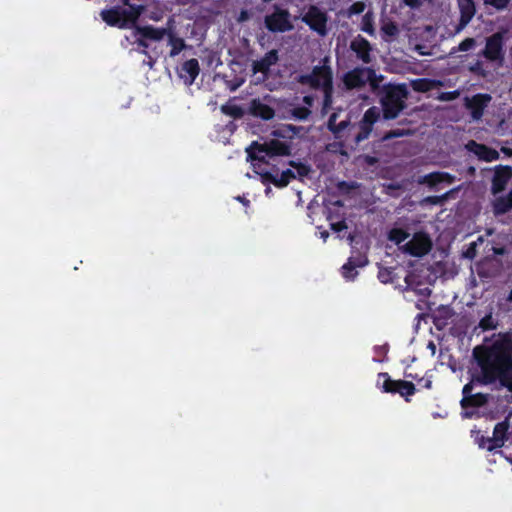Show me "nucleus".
Returning a JSON list of instances; mask_svg holds the SVG:
<instances>
[{"label": "nucleus", "mask_w": 512, "mask_h": 512, "mask_svg": "<svg viewBox=\"0 0 512 512\" xmlns=\"http://www.w3.org/2000/svg\"><path fill=\"white\" fill-rule=\"evenodd\" d=\"M495 340L490 345H477L473 357L480 368L474 378L480 385L498 383L501 388L512 392V330L494 334Z\"/></svg>", "instance_id": "1"}, {"label": "nucleus", "mask_w": 512, "mask_h": 512, "mask_svg": "<svg viewBox=\"0 0 512 512\" xmlns=\"http://www.w3.org/2000/svg\"><path fill=\"white\" fill-rule=\"evenodd\" d=\"M328 58H324L322 65H316L312 71L307 74L298 75L295 80L302 86H308L315 91H321L323 94L322 112L326 113L333 104V71L328 64Z\"/></svg>", "instance_id": "2"}, {"label": "nucleus", "mask_w": 512, "mask_h": 512, "mask_svg": "<svg viewBox=\"0 0 512 512\" xmlns=\"http://www.w3.org/2000/svg\"><path fill=\"white\" fill-rule=\"evenodd\" d=\"M408 96L409 90L405 83L383 85L379 100L383 119L387 121L396 119L407 108Z\"/></svg>", "instance_id": "3"}, {"label": "nucleus", "mask_w": 512, "mask_h": 512, "mask_svg": "<svg viewBox=\"0 0 512 512\" xmlns=\"http://www.w3.org/2000/svg\"><path fill=\"white\" fill-rule=\"evenodd\" d=\"M144 11L145 6L125 8L115 5L103 9L100 12V16L108 26L119 29H134Z\"/></svg>", "instance_id": "4"}, {"label": "nucleus", "mask_w": 512, "mask_h": 512, "mask_svg": "<svg viewBox=\"0 0 512 512\" xmlns=\"http://www.w3.org/2000/svg\"><path fill=\"white\" fill-rule=\"evenodd\" d=\"M247 159L251 162L267 163L266 157L289 156L291 154V145L286 141L270 139L264 143L254 141L246 149Z\"/></svg>", "instance_id": "5"}, {"label": "nucleus", "mask_w": 512, "mask_h": 512, "mask_svg": "<svg viewBox=\"0 0 512 512\" xmlns=\"http://www.w3.org/2000/svg\"><path fill=\"white\" fill-rule=\"evenodd\" d=\"M382 76H377L374 69L369 67H356L343 75L342 81L346 90L359 89L369 82L370 86L375 89L378 87Z\"/></svg>", "instance_id": "6"}, {"label": "nucleus", "mask_w": 512, "mask_h": 512, "mask_svg": "<svg viewBox=\"0 0 512 512\" xmlns=\"http://www.w3.org/2000/svg\"><path fill=\"white\" fill-rule=\"evenodd\" d=\"M377 385L385 393L399 394L406 402H410V397L417 391L413 382L393 380L387 372H380L378 374Z\"/></svg>", "instance_id": "7"}, {"label": "nucleus", "mask_w": 512, "mask_h": 512, "mask_svg": "<svg viewBox=\"0 0 512 512\" xmlns=\"http://www.w3.org/2000/svg\"><path fill=\"white\" fill-rule=\"evenodd\" d=\"M302 21L320 36L323 37L327 35L328 16L327 13L322 11L318 6H309L306 13L302 16Z\"/></svg>", "instance_id": "8"}, {"label": "nucleus", "mask_w": 512, "mask_h": 512, "mask_svg": "<svg viewBox=\"0 0 512 512\" xmlns=\"http://www.w3.org/2000/svg\"><path fill=\"white\" fill-rule=\"evenodd\" d=\"M431 248L432 241L429 235L424 232L415 233L411 240L403 245L404 252L414 257L426 255Z\"/></svg>", "instance_id": "9"}, {"label": "nucleus", "mask_w": 512, "mask_h": 512, "mask_svg": "<svg viewBox=\"0 0 512 512\" xmlns=\"http://www.w3.org/2000/svg\"><path fill=\"white\" fill-rule=\"evenodd\" d=\"M265 26L271 32H286L292 29L289 21V12L277 8L272 14L265 17Z\"/></svg>", "instance_id": "10"}, {"label": "nucleus", "mask_w": 512, "mask_h": 512, "mask_svg": "<svg viewBox=\"0 0 512 512\" xmlns=\"http://www.w3.org/2000/svg\"><path fill=\"white\" fill-rule=\"evenodd\" d=\"M504 37L502 33L496 32L486 39L483 56L489 61H502L504 59Z\"/></svg>", "instance_id": "11"}, {"label": "nucleus", "mask_w": 512, "mask_h": 512, "mask_svg": "<svg viewBox=\"0 0 512 512\" xmlns=\"http://www.w3.org/2000/svg\"><path fill=\"white\" fill-rule=\"evenodd\" d=\"M512 178V167L508 165H498L495 167L492 177L491 192L497 195L503 192Z\"/></svg>", "instance_id": "12"}, {"label": "nucleus", "mask_w": 512, "mask_h": 512, "mask_svg": "<svg viewBox=\"0 0 512 512\" xmlns=\"http://www.w3.org/2000/svg\"><path fill=\"white\" fill-rule=\"evenodd\" d=\"M465 147L481 161L493 162L498 160L500 157V154L496 149L485 144L478 143L475 140H469Z\"/></svg>", "instance_id": "13"}, {"label": "nucleus", "mask_w": 512, "mask_h": 512, "mask_svg": "<svg viewBox=\"0 0 512 512\" xmlns=\"http://www.w3.org/2000/svg\"><path fill=\"white\" fill-rule=\"evenodd\" d=\"M489 394L475 393L466 397H462L460 401L461 408L463 409L462 415L464 418H472L475 414L474 411H470V408L483 407L488 403Z\"/></svg>", "instance_id": "14"}, {"label": "nucleus", "mask_w": 512, "mask_h": 512, "mask_svg": "<svg viewBox=\"0 0 512 512\" xmlns=\"http://www.w3.org/2000/svg\"><path fill=\"white\" fill-rule=\"evenodd\" d=\"M350 49L356 54L357 59L362 61L364 64H370L372 62V46L370 42L361 35H357L350 42Z\"/></svg>", "instance_id": "15"}, {"label": "nucleus", "mask_w": 512, "mask_h": 512, "mask_svg": "<svg viewBox=\"0 0 512 512\" xmlns=\"http://www.w3.org/2000/svg\"><path fill=\"white\" fill-rule=\"evenodd\" d=\"M262 178L263 183H271L277 188L286 187L291 180L295 179V173L287 169L281 173L280 176L273 174L270 171H256Z\"/></svg>", "instance_id": "16"}, {"label": "nucleus", "mask_w": 512, "mask_h": 512, "mask_svg": "<svg viewBox=\"0 0 512 512\" xmlns=\"http://www.w3.org/2000/svg\"><path fill=\"white\" fill-rule=\"evenodd\" d=\"M455 180L456 177L448 172L435 171L420 177L418 183L426 184L430 189H434L438 184H452L455 182Z\"/></svg>", "instance_id": "17"}, {"label": "nucleus", "mask_w": 512, "mask_h": 512, "mask_svg": "<svg viewBox=\"0 0 512 512\" xmlns=\"http://www.w3.org/2000/svg\"><path fill=\"white\" fill-rule=\"evenodd\" d=\"M508 430V420H504L495 425L491 441H489L490 446L488 447V451H493L495 449L501 448L504 445L505 441L508 438Z\"/></svg>", "instance_id": "18"}, {"label": "nucleus", "mask_w": 512, "mask_h": 512, "mask_svg": "<svg viewBox=\"0 0 512 512\" xmlns=\"http://www.w3.org/2000/svg\"><path fill=\"white\" fill-rule=\"evenodd\" d=\"M167 28L154 27L152 25L138 26L133 30V35H141L147 40L160 41L168 34Z\"/></svg>", "instance_id": "19"}, {"label": "nucleus", "mask_w": 512, "mask_h": 512, "mask_svg": "<svg viewBox=\"0 0 512 512\" xmlns=\"http://www.w3.org/2000/svg\"><path fill=\"white\" fill-rule=\"evenodd\" d=\"M200 72V66L197 59L192 58L185 61L179 71V76L184 80L186 85H191L197 78Z\"/></svg>", "instance_id": "20"}, {"label": "nucleus", "mask_w": 512, "mask_h": 512, "mask_svg": "<svg viewBox=\"0 0 512 512\" xmlns=\"http://www.w3.org/2000/svg\"><path fill=\"white\" fill-rule=\"evenodd\" d=\"M278 60V51L276 49H272L268 51L262 58L253 62L252 71L254 73L266 74L270 70L271 66L275 65Z\"/></svg>", "instance_id": "21"}, {"label": "nucleus", "mask_w": 512, "mask_h": 512, "mask_svg": "<svg viewBox=\"0 0 512 512\" xmlns=\"http://www.w3.org/2000/svg\"><path fill=\"white\" fill-rule=\"evenodd\" d=\"M249 113L263 120H271L275 116V110L268 104L263 103L260 99H253L250 102Z\"/></svg>", "instance_id": "22"}, {"label": "nucleus", "mask_w": 512, "mask_h": 512, "mask_svg": "<svg viewBox=\"0 0 512 512\" xmlns=\"http://www.w3.org/2000/svg\"><path fill=\"white\" fill-rule=\"evenodd\" d=\"M460 10V20L457 30H461L468 25L475 15L476 8L473 0H458Z\"/></svg>", "instance_id": "23"}, {"label": "nucleus", "mask_w": 512, "mask_h": 512, "mask_svg": "<svg viewBox=\"0 0 512 512\" xmlns=\"http://www.w3.org/2000/svg\"><path fill=\"white\" fill-rule=\"evenodd\" d=\"M490 100L491 96L488 94H476L472 97L467 106L471 110L474 119H480L483 116L484 109Z\"/></svg>", "instance_id": "24"}, {"label": "nucleus", "mask_w": 512, "mask_h": 512, "mask_svg": "<svg viewBox=\"0 0 512 512\" xmlns=\"http://www.w3.org/2000/svg\"><path fill=\"white\" fill-rule=\"evenodd\" d=\"M512 210V188L506 195L496 197L492 201V211L495 216L504 215Z\"/></svg>", "instance_id": "25"}, {"label": "nucleus", "mask_w": 512, "mask_h": 512, "mask_svg": "<svg viewBox=\"0 0 512 512\" xmlns=\"http://www.w3.org/2000/svg\"><path fill=\"white\" fill-rule=\"evenodd\" d=\"M442 83L439 80L429 79V78H418L411 81V87L415 92L426 93L429 92L439 86Z\"/></svg>", "instance_id": "26"}, {"label": "nucleus", "mask_w": 512, "mask_h": 512, "mask_svg": "<svg viewBox=\"0 0 512 512\" xmlns=\"http://www.w3.org/2000/svg\"><path fill=\"white\" fill-rule=\"evenodd\" d=\"M167 36L169 45L171 46L169 55L170 57H175L186 47L185 41L183 38L175 36L170 30H168Z\"/></svg>", "instance_id": "27"}, {"label": "nucleus", "mask_w": 512, "mask_h": 512, "mask_svg": "<svg viewBox=\"0 0 512 512\" xmlns=\"http://www.w3.org/2000/svg\"><path fill=\"white\" fill-rule=\"evenodd\" d=\"M338 115L336 113H332L328 119L327 127L328 129L336 136L338 137L339 134L344 131L347 126L349 125V122L344 120L341 122H337Z\"/></svg>", "instance_id": "28"}, {"label": "nucleus", "mask_w": 512, "mask_h": 512, "mask_svg": "<svg viewBox=\"0 0 512 512\" xmlns=\"http://www.w3.org/2000/svg\"><path fill=\"white\" fill-rule=\"evenodd\" d=\"M379 117V109L376 106H372L365 111L360 123L373 128V125L378 121Z\"/></svg>", "instance_id": "29"}, {"label": "nucleus", "mask_w": 512, "mask_h": 512, "mask_svg": "<svg viewBox=\"0 0 512 512\" xmlns=\"http://www.w3.org/2000/svg\"><path fill=\"white\" fill-rule=\"evenodd\" d=\"M221 112L225 115L231 116L235 119L242 118L244 116V110L241 106L236 104L226 103L221 106Z\"/></svg>", "instance_id": "30"}, {"label": "nucleus", "mask_w": 512, "mask_h": 512, "mask_svg": "<svg viewBox=\"0 0 512 512\" xmlns=\"http://www.w3.org/2000/svg\"><path fill=\"white\" fill-rule=\"evenodd\" d=\"M409 237L408 232L402 228H393L389 231L388 239L399 245Z\"/></svg>", "instance_id": "31"}, {"label": "nucleus", "mask_w": 512, "mask_h": 512, "mask_svg": "<svg viewBox=\"0 0 512 512\" xmlns=\"http://www.w3.org/2000/svg\"><path fill=\"white\" fill-rule=\"evenodd\" d=\"M498 326V322L497 320L494 319V317L492 316L491 313L485 315L480 321H479V324H478V327L482 330V331H489V330H494L496 329Z\"/></svg>", "instance_id": "32"}, {"label": "nucleus", "mask_w": 512, "mask_h": 512, "mask_svg": "<svg viewBox=\"0 0 512 512\" xmlns=\"http://www.w3.org/2000/svg\"><path fill=\"white\" fill-rule=\"evenodd\" d=\"M348 260L352 261L353 265L357 268L364 267L368 263L367 255L359 251H353Z\"/></svg>", "instance_id": "33"}, {"label": "nucleus", "mask_w": 512, "mask_h": 512, "mask_svg": "<svg viewBox=\"0 0 512 512\" xmlns=\"http://www.w3.org/2000/svg\"><path fill=\"white\" fill-rule=\"evenodd\" d=\"M311 114V110L306 106H297L291 110V115L297 120H306Z\"/></svg>", "instance_id": "34"}, {"label": "nucleus", "mask_w": 512, "mask_h": 512, "mask_svg": "<svg viewBox=\"0 0 512 512\" xmlns=\"http://www.w3.org/2000/svg\"><path fill=\"white\" fill-rule=\"evenodd\" d=\"M356 268L354 265H353V262L352 261H347V263H345L343 266H342V275L345 279L347 280H354V278L357 276L358 272L356 271Z\"/></svg>", "instance_id": "35"}, {"label": "nucleus", "mask_w": 512, "mask_h": 512, "mask_svg": "<svg viewBox=\"0 0 512 512\" xmlns=\"http://www.w3.org/2000/svg\"><path fill=\"white\" fill-rule=\"evenodd\" d=\"M394 271L392 268H380L378 271V279L381 283L387 284L393 282Z\"/></svg>", "instance_id": "36"}, {"label": "nucleus", "mask_w": 512, "mask_h": 512, "mask_svg": "<svg viewBox=\"0 0 512 512\" xmlns=\"http://www.w3.org/2000/svg\"><path fill=\"white\" fill-rule=\"evenodd\" d=\"M381 31L384 35L389 37H396L399 34V28L393 21L384 23L381 27Z\"/></svg>", "instance_id": "37"}, {"label": "nucleus", "mask_w": 512, "mask_h": 512, "mask_svg": "<svg viewBox=\"0 0 512 512\" xmlns=\"http://www.w3.org/2000/svg\"><path fill=\"white\" fill-rule=\"evenodd\" d=\"M453 192V190L446 192L443 195H433V196H427L424 198V202L430 205H442L449 197L450 193Z\"/></svg>", "instance_id": "38"}, {"label": "nucleus", "mask_w": 512, "mask_h": 512, "mask_svg": "<svg viewBox=\"0 0 512 512\" xmlns=\"http://www.w3.org/2000/svg\"><path fill=\"white\" fill-rule=\"evenodd\" d=\"M410 131L409 130H405V129H392V130H389L385 133V135L383 136V140H391V139H394V138H400V137H403V136H407V135H410Z\"/></svg>", "instance_id": "39"}, {"label": "nucleus", "mask_w": 512, "mask_h": 512, "mask_svg": "<svg viewBox=\"0 0 512 512\" xmlns=\"http://www.w3.org/2000/svg\"><path fill=\"white\" fill-rule=\"evenodd\" d=\"M365 3L362 2V1H356L354 3H352L349 8H348V11H347V15L349 17L353 16V15H359L361 13L364 12L365 10Z\"/></svg>", "instance_id": "40"}, {"label": "nucleus", "mask_w": 512, "mask_h": 512, "mask_svg": "<svg viewBox=\"0 0 512 512\" xmlns=\"http://www.w3.org/2000/svg\"><path fill=\"white\" fill-rule=\"evenodd\" d=\"M472 433H475L474 440L478 444L479 448L487 449L490 446L489 441H491V437H485L481 434L480 431H472Z\"/></svg>", "instance_id": "41"}, {"label": "nucleus", "mask_w": 512, "mask_h": 512, "mask_svg": "<svg viewBox=\"0 0 512 512\" xmlns=\"http://www.w3.org/2000/svg\"><path fill=\"white\" fill-rule=\"evenodd\" d=\"M362 31L372 35L374 33L373 21L370 13H366L362 19Z\"/></svg>", "instance_id": "42"}, {"label": "nucleus", "mask_w": 512, "mask_h": 512, "mask_svg": "<svg viewBox=\"0 0 512 512\" xmlns=\"http://www.w3.org/2000/svg\"><path fill=\"white\" fill-rule=\"evenodd\" d=\"M372 129H373L372 127L360 123V131L355 136L356 143L358 144V143L362 142L363 140L367 139L369 137V135L371 134Z\"/></svg>", "instance_id": "43"}, {"label": "nucleus", "mask_w": 512, "mask_h": 512, "mask_svg": "<svg viewBox=\"0 0 512 512\" xmlns=\"http://www.w3.org/2000/svg\"><path fill=\"white\" fill-rule=\"evenodd\" d=\"M289 164H290V166H292L293 168L296 169L298 175L301 177L307 176L311 171L310 166L307 164H304V163H300V162L297 163L295 161H290Z\"/></svg>", "instance_id": "44"}, {"label": "nucleus", "mask_w": 512, "mask_h": 512, "mask_svg": "<svg viewBox=\"0 0 512 512\" xmlns=\"http://www.w3.org/2000/svg\"><path fill=\"white\" fill-rule=\"evenodd\" d=\"M135 40H134V43L138 45V47L142 48L140 50V53L144 54V55H148V47H149V44L147 42V39L141 35H133Z\"/></svg>", "instance_id": "45"}, {"label": "nucleus", "mask_w": 512, "mask_h": 512, "mask_svg": "<svg viewBox=\"0 0 512 512\" xmlns=\"http://www.w3.org/2000/svg\"><path fill=\"white\" fill-rule=\"evenodd\" d=\"M511 0H485V4L491 5L497 10H504L508 7Z\"/></svg>", "instance_id": "46"}, {"label": "nucleus", "mask_w": 512, "mask_h": 512, "mask_svg": "<svg viewBox=\"0 0 512 512\" xmlns=\"http://www.w3.org/2000/svg\"><path fill=\"white\" fill-rule=\"evenodd\" d=\"M459 96L458 91H448V92H441L439 96L437 97L440 101H452L456 99Z\"/></svg>", "instance_id": "47"}, {"label": "nucleus", "mask_w": 512, "mask_h": 512, "mask_svg": "<svg viewBox=\"0 0 512 512\" xmlns=\"http://www.w3.org/2000/svg\"><path fill=\"white\" fill-rule=\"evenodd\" d=\"M475 45V39L474 38H465L463 41L459 44V50L460 51H468L471 48H473Z\"/></svg>", "instance_id": "48"}, {"label": "nucleus", "mask_w": 512, "mask_h": 512, "mask_svg": "<svg viewBox=\"0 0 512 512\" xmlns=\"http://www.w3.org/2000/svg\"><path fill=\"white\" fill-rule=\"evenodd\" d=\"M330 228L334 232L339 233V232H342L343 230H346L348 228V226H347L345 220H341V221H338V222H331L330 223Z\"/></svg>", "instance_id": "49"}, {"label": "nucleus", "mask_w": 512, "mask_h": 512, "mask_svg": "<svg viewBox=\"0 0 512 512\" xmlns=\"http://www.w3.org/2000/svg\"><path fill=\"white\" fill-rule=\"evenodd\" d=\"M479 374H477L478 376ZM476 375L473 376V378H475ZM473 382L475 383H478L477 381H475L474 379H472V382H469L467 384L464 385L463 389H462V397H466V396H469V395H473Z\"/></svg>", "instance_id": "50"}, {"label": "nucleus", "mask_w": 512, "mask_h": 512, "mask_svg": "<svg viewBox=\"0 0 512 512\" xmlns=\"http://www.w3.org/2000/svg\"><path fill=\"white\" fill-rule=\"evenodd\" d=\"M315 101V97L313 95H305L303 97V103L306 105V107L310 108L313 107Z\"/></svg>", "instance_id": "51"}, {"label": "nucleus", "mask_w": 512, "mask_h": 512, "mask_svg": "<svg viewBox=\"0 0 512 512\" xmlns=\"http://www.w3.org/2000/svg\"><path fill=\"white\" fill-rule=\"evenodd\" d=\"M417 294L423 297H429L431 295V289L429 287L419 288L415 290Z\"/></svg>", "instance_id": "52"}, {"label": "nucleus", "mask_w": 512, "mask_h": 512, "mask_svg": "<svg viewBox=\"0 0 512 512\" xmlns=\"http://www.w3.org/2000/svg\"><path fill=\"white\" fill-rule=\"evenodd\" d=\"M422 384V387L425 389H431L432 388V380L430 378H420V382Z\"/></svg>", "instance_id": "53"}, {"label": "nucleus", "mask_w": 512, "mask_h": 512, "mask_svg": "<svg viewBox=\"0 0 512 512\" xmlns=\"http://www.w3.org/2000/svg\"><path fill=\"white\" fill-rule=\"evenodd\" d=\"M122 7H125V8H130V7H137V6H142L141 4H134L131 2V0H118Z\"/></svg>", "instance_id": "54"}, {"label": "nucleus", "mask_w": 512, "mask_h": 512, "mask_svg": "<svg viewBox=\"0 0 512 512\" xmlns=\"http://www.w3.org/2000/svg\"><path fill=\"white\" fill-rule=\"evenodd\" d=\"M145 56L148 58V60L147 61L144 60L143 63L148 65L150 68H153L156 60L149 53H148V55H145Z\"/></svg>", "instance_id": "55"}, {"label": "nucleus", "mask_w": 512, "mask_h": 512, "mask_svg": "<svg viewBox=\"0 0 512 512\" xmlns=\"http://www.w3.org/2000/svg\"><path fill=\"white\" fill-rule=\"evenodd\" d=\"M405 3L410 7H416L419 5V0H405Z\"/></svg>", "instance_id": "56"}, {"label": "nucleus", "mask_w": 512, "mask_h": 512, "mask_svg": "<svg viewBox=\"0 0 512 512\" xmlns=\"http://www.w3.org/2000/svg\"><path fill=\"white\" fill-rule=\"evenodd\" d=\"M481 67H482V64H481L480 62H477V63L475 64V66H473V67L471 68V70H472L473 72L480 73Z\"/></svg>", "instance_id": "57"}, {"label": "nucleus", "mask_w": 512, "mask_h": 512, "mask_svg": "<svg viewBox=\"0 0 512 512\" xmlns=\"http://www.w3.org/2000/svg\"><path fill=\"white\" fill-rule=\"evenodd\" d=\"M405 376H406V377H408V378H412L413 380H416V381L420 382V378L418 377V375H413V374H411V373H409V374H407V373H406V374H405Z\"/></svg>", "instance_id": "58"}, {"label": "nucleus", "mask_w": 512, "mask_h": 512, "mask_svg": "<svg viewBox=\"0 0 512 512\" xmlns=\"http://www.w3.org/2000/svg\"><path fill=\"white\" fill-rule=\"evenodd\" d=\"M237 200H239L244 205H249V200H247L245 197H237Z\"/></svg>", "instance_id": "59"}, {"label": "nucleus", "mask_w": 512, "mask_h": 512, "mask_svg": "<svg viewBox=\"0 0 512 512\" xmlns=\"http://www.w3.org/2000/svg\"><path fill=\"white\" fill-rule=\"evenodd\" d=\"M502 152H504L508 156H512V149L511 148H502Z\"/></svg>", "instance_id": "60"}, {"label": "nucleus", "mask_w": 512, "mask_h": 512, "mask_svg": "<svg viewBox=\"0 0 512 512\" xmlns=\"http://www.w3.org/2000/svg\"><path fill=\"white\" fill-rule=\"evenodd\" d=\"M321 237L325 241L329 237V232L327 230H324L321 232Z\"/></svg>", "instance_id": "61"}, {"label": "nucleus", "mask_w": 512, "mask_h": 512, "mask_svg": "<svg viewBox=\"0 0 512 512\" xmlns=\"http://www.w3.org/2000/svg\"><path fill=\"white\" fill-rule=\"evenodd\" d=\"M273 135L278 136V137H283V136H284V135H283V133H282V131H281L280 129L275 130V131L273 132Z\"/></svg>", "instance_id": "62"}, {"label": "nucleus", "mask_w": 512, "mask_h": 512, "mask_svg": "<svg viewBox=\"0 0 512 512\" xmlns=\"http://www.w3.org/2000/svg\"><path fill=\"white\" fill-rule=\"evenodd\" d=\"M332 218H333L332 213H331V211L328 209L327 219H328L329 221H331V220H332Z\"/></svg>", "instance_id": "63"}, {"label": "nucleus", "mask_w": 512, "mask_h": 512, "mask_svg": "<svg viewBox=\"0 0 512 512\" xmlns=\"http://www.w3.org/2000/svg\"><path fill=\"white\" fill-rule=\"evenodd\" d=\"M288 130L292 131V132H295L296 130V127L292 126V125H288L286 126Z\"/></svg>", "instance_id": "64"}]
</instances>
